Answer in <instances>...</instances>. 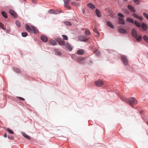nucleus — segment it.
Listing matches in <instances>:
<instances>
[{"label":"nucleus","instance_id":"obj_1","mask_svg":"<svg viewBox=\"0 0 148 148\" xmlns=\"http://www.w3.org/2000/svg\"><path fill=\"white\" fill-rule=\"evenodd\" d=\"M123 101L127 103H129L132 107H133L137 103V101L136 99L133 97H132L128 99H124Z\"/></svg>","mask_w":148,"mask_h":148},{"label":"nucleus","instance_id":"obj_2","mask_svg":"<svg viewBox=\"0 0 148 148\" xmlns=\"http://www.w3.org/2000/svg\"><path fill=\"white\" fill-rule=\"evenodd\" d=\"M25 27L26 30L30 33L36 34L38 32V30L35 27L33 26H29L28 25L26 24Z\"/></svg>","mask_w":148,"mask_h":148},{"label":"nucleus","instance_id":"obj_3","mask_svg":"<svg viewBox=\"0 0 148 148\" xmlns=\"http://www.w3.org/2000/svg\"><path fill=\"white\" fill-rule=\"evenodd\" d=\"M96 86L98 87H101L104 84V83L103 81L101 79H98L95 82Z\"/></svg>","mask_w":148,"mask_h":148},{"label":"nucleus","instance_id":"obj_4","mask_svg":"<svg viewBox=\"0 0 148 148\" xmlns=\"http://www.w3.org/2000/svg\"><path fill=\"white\" fill-rule=\"evenodd\" d=\"M121 60L125 65H127L128 63V59L127 57L124 55H121Z\"/></svg>","mask_w":148,"mask_h":148},{"label":"nucleus","instance_id":"obj_5","mask_svg":"<svg viewBox=\"0 0 148 148\" xmlns=\"http://www.w3.org/2000/svg\"><path fill=\"white\" fill-rule=\"evenodd\" d=\"M57 41L58 43L61 46L64 45L65 44V42L62 39L58 38L57 39Z\"/></svg>","mask_w":148,"mask_h":148},{"label":"nucleus","instance_id":"obj_6","mask_svg":"<svg viewBox=\"0 0 148 148\" xmlns=\"http://www.w3.org/2000/svg\"><path fill=\"white\" fill-rule=\"evenodd\" d=\"M86 58L84 57H80L77 58V61L79 62L82 63L84 64L85 62L84 60Z\"/></svg>","mask_w":148,"mask_h":148},{"label":"nucleus","instance_id":"obj_7","mask_svg":"<svg viewBox=\"0 0 148 148\" xmlns=\"http://www.w3.org/2000/svg\"><path fill=\"white\" fill-rule=\"evenodd\" d=\"M61 11H60L57 10L56 11H55L53 10L52 9L48 11V12L49 13L53 14H59L61 13Z\"/></svg>","mask_w":148,"mask_h":148},{"label":"nucleus","instance_id":"obj_8","mask_svg":"<svg viewBox=\"0 0 148 148\" xmlns=\"http://www.w3.org/2000/svg\"><path fill=\"white\" fill-rule=\"evenodd\" d=\"M41 39L44 42H46L48 40L47 37L44 35H42L41 36Z\"/></svg>","mask_w":148,"mask_h":148},{"label":"nucleus","instance_id":"obj_9","mask_svg":"<svg viewBox=\"0 0 148 148\" xmlns=\"http://www.w3.org/2000/svg\"><path fill=\"white\" fill-rule=\"evenodd\" d=\"M118 32L120 33L123 34H126L127 31L126 30L123 28H120L118 29Z\"/></svg>","mask_w":148,"mask_h":148},{"label":"nucleus","instance_id":"obj_10","mask_svg":"<svg viewBox=\"0 0 148 148\" xmlns=\"http://www.w3.org/2000/svg\"><path fill=\"white\" fill-rule=\"evenodd\" d=\"M79 39L81 41L84 42L87 41L88 40V39L86 38L85 37L82 36H79Z\"/></svg>","mask_w":148,"mask_h":148},{"label":"nucleus","instance_id":"obj_11","mask_svg":"<svg viewBox=\"0 0 148 148\" xmlns=\"http://www.w3.org/2000/svg\"><path fill=\"white\" fill-rule=\"evenodd\" d=\"M119 19V24L124 25L125 23V21L124 20L123 18H121L120 17H119L118 18Z\"/></svg>","mask_w":148,"mask_h":148},{"label":"nucleus","instance_id":"obj_12","mask_svg":"<svg viewBox=\"0 0 148 148\" xmlns=\"http://www.w3.org/2000/svg\"><path fill=\"white\" fill-rule=\"evenodd\" d=\"M9 12L11 15L12 16L16 17V13L13 10L11 9L9 10Z\"/></svg>","mask_w":148,"mask_h":148},{"label":"nucleus","instance_id":"obj_13","mask_svg":"<svg viewBox=\"0 0 148 148\" xmlns=\"http://www.w3.org/2000/svg\"><path fill=\"white\" fill-rule=\"evenodd\" d=\"M64 45L65 46L66 48L68 49L69 51H71L72 50V48L69 44L68 43H65Z\"/></svg>","mask_w":148,"mask_h":148},{"label":"nucleus","instance_id":"obj_14","mask_svg":"<svg viewBox=\"0 0 148 148\" xmlns=\"http://www.w3.org/2000/svg\"><path fill=\"white\" fill-rule=\"evenodd\" d=\"M85 53L84 51L82 49H80L78 50L77 52V53L78 55H83Z\"/></svg>","mask_w":148,"mask_h":148},{"label":"nucleus","instance_id":"obj_15","mask_svg":"<svg viewBox=\"0 0 148 148\" xmlns=\"http://www.w3.org/2000/svg\"><path fill=\"white\" fill-rule=\"evenodd\" d=\"M48 42L49 44L52 45H55L56 44V41L53 40H49Z\"/></svg>","mask_w":148,"mask_h":148},{"label":"nucleus","instance_id":"obj_16","mask_svg":"<svg viewBox=\"0 0 148 148\" xmlns=\"http://www.w3.org/2000/svg\"><path fill=\"white\" fill-rule=\"evenodd\" d=\"M87 6L89 8L93 9L95 8V5L91 3H88L87 4Z\"/></svg>","mask_w":148,"mask_h":148},{"label":"nucleus","instance_id":"obj_17","mask_svg":"<svg viewBox=\"0 0 148 148\" xmlns=\"http://www.w3.org/2000/svg\"><path fill=\"white\" fill-rule=\"evenodd\" d=\"M132 36L135 37H136V36L137 35V32L135 30V29L134 28H133V29L132 30Z\"/></svg>","mask_w":148,"mask_h":148},{"label":"nucleus","instance_id":"obj_18","mask_svg":"<svg viewBox=\"0 0 148 148\" xmlns=\"http://www.w3.org/2000/svg\"><path fill=\"white\" fill-rule=\"evenodd\" d=\"M128 8L132 12H136V10L131 5H129L128 6Z\"/></svg>","mask_w":148,"mask_h":148},{"label":"nucleus","instance_id":"obj_19","mask_svg":"<svg viewBox=\"0 0 148 148\" xmlns=\"http://www.w3.org/2000/svg\"><path fill=\"white\" fill-rule=\"evenodd\" d=\"M142 29L144 30H146L147 29V25L145 23H143L141 26Z\"/></svg>","mask_w":148,"mask_h":148},{"label":"nucleus","instance_id":"obj_20","mask_svg":"<svg viewBox=\"0 0 148 148\" xmlns=\"http://www.w3.org/2000/svg\"><path fill=\"white\" fill-rule=\"evenodd\" d=\"M133 16L135 18H138L139 19L142 20H143V18L142 17L138 16L135 13L133 14Z\"/></svg>","mask_w":148,"mask_h":148},{"label":"nucleus","instance_id":"obj_21","mask_svg":"<svg viewBox=\"0 0 148 148\" xmlns=\"http://www.w3.org/2000/svg\"><path fill=\"white\" fill-rule=\"evenodd\" d=\"M95 12L96 13V14L97 15L98 17H101V15L100 12L97 9H96L95 10Z\"/></svg>","mask_w":148,"mask_h":148},{"label":"nucleus","instance_id":"obj_22","mask_svg":"<svg viewBox=\"0 0 148 148\" xmlns=\"http://www.w3.org/2000/svg\"><path fill=\"white\" fill-rule=\"evenodd\" d=\"M93 30L94 32L95 33V35L97 36H99V33L98 32V30H97V29L96 28H94Z\"/></svg>","mask_w":148,"mask_h":148},{"label":"nucleus","instance_id":"obj_23","mask_svg":"<svg viewBox=\"0 0 148 148\" xmlns=\"http://www.w3.org/2000/svg\"><path fill=\"white\" fill-rule=\"evenodd\" d=\"M107 24L108 26H110L112 28H114V26L112 25V23L109 21L107 22Z\"/></svg>","mask_w":148,"mask_h":148},{"label":"nucleus","instance_id":"obj_24","mask_svg":"<svg viewBox=\"0 0 148 148\" xmlns=\"http://www.w3.org/2000/svg\"><path fill=\"white\" fill-rule=\"evenodd\" d=\"M136 40L138 41H140L142 39V36H140L137 35L136 37H135Z\"/></svg>","mask_w":148,"mask_h":148},{"label":"nucleus","instance_id":"obj_25","mask_svg":"<svg viewBox=\"0 0 148 148\" xmlns=\"http://www.w3.org/2000/svg\"><path fill=\"white\" fill-rule=\"evenodd\" d=\"M134 23L138 27H140L141 26V25L137 21H135L134 22Z\"/></svg>","mask_w":148,"mask_h":148},{"label":"nucleus","instance_id":"obj_26","mask_svg":"<svg viewBox=\"0 0 148 148\" xmlns=\"http://www.w3.org/2000/svg\"><path fill=\"white\" fill-rule=\"evenodd\" d=\"M64 6L65 7H66L69 3V0H64Z\"/></svg>","mask_w":148,"mask_h":148},{"label":"nucleus","instance_id":"obj_27","mask_svg":"<svg viewBox=\"0 0 148 148\" xmlns=\"http://www.w3.org/2000/svg\"><path fill=\"white\" fill-rule=\"evenodd\" d=\"M126 20L127 21L129 22L132 23H134V20L131 18H127Z\"/></svg>","mask_w":148,"mask_h":148},{"label":"nucleus","instance_id":"obj_28","mask_svg":"<svg viewBox=\"0 0 148 148\" xmlns=\"http://www.w3.org/2000/svg\"><path fill=\"white\" fill-rule=\"evenodd\" d=\"M1 14L3 16V17H4L5 18H8V16L7 14L5 12L2 11V12Z\"/></svg>","mask_w":148,"mask_h":148},{"label":"nucleus","instance_id":"obj_29","mask_svg":"<svg viewBox=\"0 0 148 148\" xmlns=\"http://www.w3.org/2000/svg\"><path fill=\"white\" fill-rule=\"evenodd\" d=\"M16 24L17 26L18 27H19L21 26V24L20 22L18 21H16Z\"/></svg>","mask_w":148,"mask_h":148},{"label":"nucleus","instance_id":"obj_30","mask_svg":"<svg viewBox=\"0 0 148 148\" xmlns=\"http://www.w3.org/2000/svg\"><path fill=\"white\" fill-rule=\"evenodd\" d=\"M62 36L63 40H68V37L66 35H62Z\"/></svg>","mask_w":148,"mask_h":148},{"label":"nucleus","instance_id":"obj_31","mask_svg":"<svg viewBox=\"0 0 148 148\" xmlns=\"http://www.w3.org/2000/svg\"><path fill=\"white\" fill-rule=\"evenodd\" d=\"M23 135L25 138H26L28 139H30V137L29 136H28L26 134H25V133L23 134Z\"/></svg>","mask_w":148,"mask_h":148},{"label":"nucleus","instance_id":"obj_32","mask_svg":"<svg viewBox=\"0 0 148 148\" xmlns=\"http://www.w3.org/2000/svg\"><path fill=\"white\" fill-rule=\"evenodd\" d=\"M22 36L23 37H25L28 35V34L26 32H24L22 33Z\"/></svg>","mask_w":148,"mask_h":148},{"label":"nucleus","instance_id":"obj_33","mask_svg":"<svg viewBox=\"0 0 148 148\" xmlns=\"http://www.w3.org/2000/svg\"><path fill=\"white\" fill-rule=\"evenodd\" d=\"M6 130L10 134H13L14 133V132L12 130L9 128H8Z\"/></svg>","mask_w":148,"mask_h":148},{"label":"nucleus","instance_id":"obj_34","mask_svg":"<svg viewBox=\"0 0 148 148\" xmlns=\"http://www.w3.org/2000/svg\"><path fill=\"white\" fill-rule=\"evenodd\" d=\"M144 40L147 42L148 43V38L146 36H145L143 37Z\"/></svg>","mask_w":148,"mask_h":148},{"label":"nucleus","instance_id":"obj_35","mask_svg":"<svg viewBox=\"0 0 148 148\" xmlns=\"http://www.w3.org/2000/svg\"><path fill=\"white\" fill-rule=\"evenodd\" d=\"M14 70L15 72L18 73H21L20 70L17 68H15L14 69Z\"/></svg>","mask_w":148,"mask_h":148},{"label":"nucleus","instance_id":"obj_36","mask_svg":"<svg viewBox=\"0 0 148 148\" xmlns=\"http://www.w3.org/2000/svg\"><path fill=\"white\" fill-rule=\"evenodd\" d=\"M0 28H1L3 29H5L4 28L3 25L1 23H0Z\"/></svg>","mask_w":148,"mask_h":148},{"label":"nucleus","instance_id":"obj_37","mask_svg":"<svg viewBox=\"0 0 148 148\" xmlns=\"http://www.w3.org/2000/svg\"><path fill=\"white\" fill-rule=\"evenodd\" d=\"M64 23L67 25H71V23L68 21L65 22Z\"/></svg>","mask_w":148,"mask_h":148},{"label":"nucleus","instance_id":"obj_38","mask_svg":"<svg viewBox=\"0 0 148 148\" xmlns=\"http://www.w3.org/2000/svg\"><path fill=\"white\" fill-rule=\"evenodd\" d=\"M118 16L119 17H120L121 18H123L124 17V15L121 13H119L118 14Z\"/></svg>","mask_w":148,"mask_h":148},{"label":"nucleus","instance_id":"obj_39","mask_svg":"<svg viewBox=\"0 0 148 148\" xmlns=\"http://www.w3.org/2000/svg\"><path fill=\"white\" fill-rule=\"evenodd\" d=\"M90 32L88 30H87L85 31V33L86 34L89 35L90 34Z\"/></svg>","mask_w":148,"mask_h":148},{"label":"nucleus","instance_id":"obj_40","mask_svg":"<svg viewBox=\"0 0 148 148\" xmlns=\"http://www.w3.org/2000/svg\"><path fill=\"white\" fill-rule=\"evenodd\" d=\"M144 16L148 20V15L145 13H144L143 14Z\"/></svg>","mask_w":148,"mask_h":148},{"label":"nucleus","instance_id":"obj_41","mask_svg":"<svg viewBox=\"0 0 148 148\" xmlns=\"http://www.w3.org/2000/svg\"><path fill=\"white\" fill-rule=\"evenodd\" d=\"M17 98L21 101H24L25 100L24 98L21 97H17Z\"/></svg>","mask_w":148,"mask_h":148},{"label":"nucleus","instance_id":"obj_42","mask_svg":"<svg viewBox=\"0 0 148 148\" xmlns=\"http://www.w3.org/2000/svg\"><path fill=\"white\" fill-rule=\"evenodd\" d=\"M8 138L11 140H13L14 139V137L10 136H8Z\"/></svg>","mask_w":148,"mask_h":148},{"label":"nucleus","instance_id":"obj_43","mask_svg":"<svg viewBox=\"0 0 148 148\" xmlns=\"http://www.w3.org/2000/svg\"><path fill=\"white\" fill-rule=\"evenodd\" d=\"M134 1L137 4H138L139 3V1L138 0H134Z\"/></svg>","mask_w":148,"mask_h":148},{"label":"nucleus","instance_id":"obj_44","mask_svg":"<svg viewBox=\"0 0 148 148\" xmlns=\"http://www.w3.org/2000/svg\"><path fill=\"white\" fill-rule=\"evenodd\" d=\"M57 54L58 55L60 56L61 54V53L59 51H56Z\"/></svg>","mask_w":148,"mask_h":148},{"label":"nucleus","instance_id":"obj_45","mask_svg":"<svg viewBox=\"0 0 148 148\" xmlns=\"http://www.w3.org/2000/svg\"><path fill=\"white\" fill-rule=\"evenodd\" d=\"M74 5H75L77 6H79V3L76 2L75 4H74Z\"/></svg>","mask_w":148,"mask_h":148},{"label":"nucleus","instance_id":"obj_46","mask_svg":"<svg viewBox=\"0 0 148 148\" xmlns=\"http://www.w3.org/2000/svg\"><path fill=\"white\" fill-rule=\"evenodd\" d=\"M5 138H6L7 137V135L6 134H4V136H3Z\"/></svg>","mask_w":148,"mask_h":148},{"label":"nucleus","instance_id":"obj_47","mask_svg":"<svg viewBox=\"0 0 148 148\" xmlns=\"http://www.w3.org/2000/svg\"><path fill=\"white\" fill-rule=\"evenodd\" d=\"M75 3L76 2H71V4L73 5H74V4H75Z\"/></svg>","mask_w":148,"mask_h":148},{"label":"nucleus","instance_id":"obj_48","mask_svg":"<svg viewBox=\"0 0 148 148\" xmlns=\"http://www.w3.org/2000/svg\"><path fill=\"white\" fill-rule=\"evenodd\" d=\"M67 8L68 9H71V7L70 6H68Z\"/></svg>","mask_w":148,"mask_h":148},{"label":"nucleus","instance_id":"obj_49","mask_svg":"<svg viewBox=\"0 0 148 148\" xmlns=\"http://www.w3.org/2000/svg\"><path fill=\"white\" fill-rule=\"evenodd\" d=\"M32 2L34 3L36 2L35 0H32Z\"/></svg>","mask_w":148,"mask_h":148},{"label":"nucleus","instance_id":"obj_50","mask_svg":"<svg viewBox=\"0 0 148 148\" xmlns=\"http://www.w3.org/2000/svg\"><path fill=\"white\" fill-rule=\"evenodd\" d=\"M76 1H80V0H76Z\"/></svg>","mask_w":148,"mask_h":148},{"label":"nucleus","instance_id":"obj_51","mask_svg":"<svg viewBox=\"0 0 148 148\" xmlns=\"http://www.w3.org/2000/svg\"><path fill=\"white\" fill-rule=\"evenodd\" d=\"M124 1H127V0H124Z\"/></svg>","mask_w":148,"mask_h":148},{"label":"nucleus","instance_id":"obj_52","mask_svg":"<svg viewBox=\"0 0 148 148\" xmlns=\"http://www.w3.org/2000/svg\"><path fill=\"white\" fill-rule=\"evenodd\" d=\"M147 124L148 125V122H147Z\"/></svg>","mask_w":148,"mask_h":148},{"label":"nucleus","instance_id":"obj_53","mask_svg":"<svg viewBox=\"0 0 148 148\" xmlns=\"http://www.w3.org/2000/svg\"><path fill=\"white\" fill-rule=\"evenodd\" d=\"M26 0H25V1H26Z\"/></svg>","mask_w":148,"mask_h":148}]
</instances>
